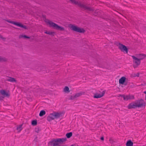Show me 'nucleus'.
<instances>
[{
  "label": "nucleus",
  "mask_w": 146,
  "mask_h": 146,
  "mask_svg": "<svg viewBox=\"0 0 146 146\" xmlns=\"http://www.w3.org/2000/svg\"><path fill=\"white\" fill-rule=\"evenodd\" d=\"M126 146H132L133 143L131 140L128 141L126 143Z\"/></svg>",
  "instance_id": "17"
},
{
  "label": "nucleus",
  "mask_w": 146,
  "mask_h": 146,
  "mask_svg": "<svg viewBox=\"0 0 146 146\" xmlns=\"http://www.w3.org/2000/svg\"><path fill=\"white\" fill-rule=\"evenodd\" d=\"M145 99L146 100V97H145Z\"/></svg>",
  "instance_id": "33"
},
{
  "label": "nucleus",
  "mask_w": 146,
  "mask_h": 146,
  "mask_svg": "<svg viewBox=\"0 0 146 146\" xmlns=\"http://www.w3.org/2000/svg\"><path fill=\"white\" fill-rule=\"evenodd\" d=\"M23 37L24 38H29V37L28 36H26L25 35L23 36Z\"/></svg>",
  "instance_id": "27"
},
{
  "label": "nucleus",
  "mask_w": 146,
  "mask_h": 146,
  "mask_svg": "<svg viewBox=\"0 0 146 146\" xmlns=\"http://www.w3.org/2000/svg\"><path fill=\"white\" fill-rule=\"evenodd\" d=\"M57 140V139L53 140L51 142V146H58L59 143Z\"/></svg>",
  "instance_id": "12"
},
{
  "label": "nucleus",
  "mask_w": 146,
  "mask_h": 146,
  "mask_svg": "<svg viewBox=\"0 0 146 146\" xmlns=\"http://www.w3.org/2000/svg\"><path fill=\"white\" fill-rule=\"evenodd\" d=\"M44 21L50 27H52L54 29L60 31L64 30V28L63 27L58 25L48 19H45Z\"/></svg>",
  "instance_id": "1"
},
{
  "label": "nucleus",
  "mask_w": 146,
  "mask_h": 146,
  "mask_svg": "<svg viewBox=\"0 0 146 146\" xmlns=\"http://www.w3.org/2000/svg\"><path fill=\"white\" fill-rule=\"evenodd\" d=\"M45 33L50 35H53L54 34V33L51 31H46L45 32Z\"/></svg>",
  "instance_id": "25"
},
{
  "label": "nucleus",
  "mask_w": 146,
  "mask_h": 146,
  "mask_svg": "<svg viewBox=\"0 0 146 146\" xmlns=\"http://www.w3.org/2000/svg\"><path fill=\"white\" fill-rule=\"evenodd\" d=\"M0 38H2V36L1 35H0Z\"/></svg>",
  "instance_id": "30"
},
{
  "label": "nucleus",
  "mask_w": 146,
  "mask_h": 146,
  "mask_svg": "<svg viewBox=\"0 0 146 146\" xmlns=\"http://www.w3.org/2000/svg\"><path fill=\"white\" fill-rule=\"evenodd\" d=\"M69 27L71 30L77 32L83 33L84 32V30L83 29L80 28L74 25H70Z\"/></svg>",
  "instance_id": "3"
},
{
  "label": "nucleus",
  "mask_w": 146,
  "mask_h": 146,
  "mask_svg": "<svg viewBox=\"0 0 146 146\" xmlns=\"http://www.w3.org/2000/svg\"><path fill=\"white\" fill-rule=\"evenodd\" d=\"M119 48L121 51L125 52L126 53L128 52V50L126 46L121 44H119L118 45Z\"/></svg>",
  "instance_id": "7"
},
{
  "label": "nucleus",
  "mask_w": 146,
  "mask_h": 146,
  "mask_svg": "<svg viewBox=\"0 0 146 146\" xmlns=\"http://www.w3.org/2000/svg\"><path fill=\"white\" fill-rule=\"evenodd\" d=\"M64 92H70L69 89L68 88V87L67 86H66L64 88Z\"/></svg>",
  "instance_id": "23"
},
{
  "label": "nucleus",
  "mask_w": 146,
  "mask_h": 146,
  "mask_svg": "<svg viewBox=\"0 0 146 146\" xmlns=\"http://www.w3.org/2000/svg\"><path fill=\"white\" fill-rule=\"evenodd\" d=\"M132 57L133 59V63L135 64L134 65V67L136 68L140 64L141 59L137 58L133 56H132Z\"/></svg>",
  "instance_id": "5"
},
{
  "label": "nucleus",
  "mask_w": 146,
  "mask_h": 146,
  "mask_svg": "<svg viewBox=\"0 0 146 146\" xmlns=\"http://www.w3.org/2000/svg\"><path fill=\"white\" fill-rule=\"evenodd\" d=\"M66 140V138H63L57 139V141L59 142V143H61L65 141Z\"/></svg>",
  "instance_id": "14"
},
{
  "label": "nucleus",
  "mask_w": 146,
  "mask_h": 146,
  "mask_svg": "<svg viewBox=\"0 0 146 146\" xmlns=\"http://www.w3.org/2000/svg\"><path fill=\"white\" fill-rule=\"evenodd\" d=\"M144 93H145V94H146V91H145L144 92Z\"/></svg>",
  "instance_id": "31"
},
{
  "label": "nucleus",
  "mask_w": 146,
  "mask_h": 146,
  "mask_svg": "<svg viewBox=\"0 0 146 146\" xmlns=\"http://www.w3.org/2000/svg\"><path fill=\"white\" fill-rule=\"evenodd\" d=\"M83 92H80L78 93H77L75 94L74 96L72 97V99H73L74 98H76L80 96H81L82 94H84Z\"/></svg>",
  "instance_id": "13"
},
{
  "label": "nucleus",
  "mask_w": 146,
  "mask_h": 146,
  "mask_svg": "<svg viewBox=\"0 0 146 146\" xmlns=\"http://www.w3.org/2000/svg\"><path fill=\"white\" fill-rule=\"evenodd\" d=\"M137 108H145V103L144 100L142 99L138 100L136 102Z\"/></svg>",
  "instance_id": "4"
},
{
  "label": "nucleus",
  "mask_w": 146,
  "mask_h": 146,
  "mask_svg": "<svg viewBox=\"0 0 146 146\" xmlns=\"http://www.w3.org/2000/svg\"><path fill=\"white\" fill-rule=\"evenodd\" d=\"M119 96H121L123 97V100L125 101H127L129 100L134 99V97L133 95H119Z\"/></svg>",
  "instance_id": "6"
},
{
  "label": "nucleus",
  "mask_w": 146,
  "mask_h": 146,
  "mask_svg": "<svg viewBox=\"0 0 146 146\" xmlns=\"http://www.w3.org/2000/svg\"><path fill=\"white\" fill-rule=\"evenodd\" d=\"M7 81L13 82H15L16 81L15 79L14 78L11 77H9L7 79Z\"/></svg>",
  "instance_id": "16"
},
{
  "label": "nucleus",
  "mask_w": 146,
  "mask_h": 146,
  "mask_svg": "<svg viewBox=\"0 0 146 146\" xmlns=\"http://www.w3.org/2000/svg\"><path fill=\"white\" fill-rule=\"evenodd\" d=\"M125 81V78L124 77H121L119 80L120 84H123Z\"/></svg>",
  "instance_id": "15"
},
{
  "label": "nucleus",
  "mask_w": 146,
  "mask_h": 146,
  "mask_svg": "<svg viewBox=\"0 0 146 146\" xmlns=\"http://www.w3.org/2000/svg\"><path fill=\"white\" fill-rule=\"evenodd\" d=\"M45 113V111L44 110H42L40 111L39 115L40 117L42 116L43 115H44Z\"/></svg>",
  "instance_id": "19"
},
{
  "label": "nucleus",
  "mask_w": 146,
  "mask_h": 146,
  "mask_svg": "<svg viewBox=\"0 0 146 146\" xmlns=\"http://www.w3.org/2000/svg\"><path fill=\"white\" fill-rule=\"evenodd\" d=\"M7 60L5 57H0V62L6 61Z\"/></svg>",
  "instance_id": "22"
},
{
  "label": "nucleus",
  "mask_w": 146,
  "mask_h": 146,
  "mask_svg": "<svg viewBox=\"0 0 146 146\" xmlns=\"http://www.w3.org/2000/svg\"><path fill=\"white\" fill-rule=\"evenodd\" d=\"M70 0V1L73 4H74L76 5H80V3L79 2H78L76 1L75 0Z\"/></svg>",
  "instance_id": "18"
},
{
  "label": "nucleus",
  "mask_w": 146,
  "mask_h": 146,
  "mask_svg": "<svg viewBox=\"0 0 146 146\" xmlns=\"http://www.w3.org/2000/svg\"><path fill=\"white\" fill-rule=\"evenodd\" d=\"M0 94L3 98L9 97L10 96V94L9 91H6L3 90H0Z\"/></svg>",
  "instance_id": "9"
},
{
  "label": "nucleus",
  "mask_w": 146,
  "mask_h": 146,
  "mask_svg": "<svg viewBox=\"0 0 146 146\" xmlns=\"http://www.w3.org/2000/svg\"><path fill=\"white\" fill-rule=\"evenodd\" d=\"M101 139L102 140H104V138L103 137H102L101 138Z\"/></svg>",
  "instance_id": "29"
},
{
  "label": "nucleus",
  "mask_w": 146,
  "mask_h": 146,
  "mask_svg": "<svg viewBox=\"0 0 146 146\" xmlns=\"http://www.w3.org/2000/svg\"><path fill=\"white\" fill-rule=\"evenodd\" d=\"M105 91H103L100 94H95L94 96V98H100L102 97L105 94Z\"/></svg>",
  "instance_id": "10"
},
{
  "label": "nucleus",
  "mask_w": 146,
  "mask_h": 146,
  "mask_svg": "<svg viewBox=\"0 0 146 146\" xmlns=\"http://www.w3.org/2000/svg\"><path fill=\"white\" fill-rule=\"evenodd\" d=\"M60 116L59 113H54L49 115L47 117V120L48 121H51L55 119H57Z\"/></svg>",
  "instance_id": "2"
},
{
  "label": "nucleus",
  "mask_w": 146,
  "mask_h": 146,
  "mask_svg": "<svg viewBox=\"0 0 146 146\" xmlns=\"http://www.w3.org/2000/svg\"><path fill=\"white\" fill-rule=\"evenodd\" d=\"M7 21L9 23H12L15 25L21 27V28H23L25 29H27V27L23 25H22V24L21 23L17 22H15L12 21H10L8 20H7Z\"/></svg>",
  "instance_id": "8"
},
{
  "label": "nucleus",
  "mask_w": 146,
  "mask_h": 146,
  "mask_svg": "<svg viewBox=\"0 0 146 146\" xmlns=\"http://www.w3.org/2000/svg\"><path fill=\"white\" fill-rule=\"evenodd\" d=\"M72 132L68 133L66 134V136L67 138H70L72 135Z\"/></svg>",
  "instance_id": "21"
},
{
  "label": "nucleus",
  "mask_w": 146,
  "mask_h": 146,
  "mask_svg": "<svg viewBox=\"0 0 146 146\" xmlns=\"http://www.w3.org/2000/svg\"><path fill=\"white\" fill-rule=\"evenodd\" d=\"M37 124L36 120H33L32 122V125H35Z\"/></svg>",
  "instance_id": "26"
},
{
  "label": "nucleus",
  "mask_w": 146,
  "mask_h": 146,
  "mask_svg": "<svg viewBox=\"0 0 146 146\" xmlns=\"http://www.w3.org/2000/svg\"><path fill=\"white\" fill-rule=\"evenodd\" d=\"M82 7L83 6V8H84L85 9H87L88 10H89V11H92V9L90 8L87 7L84 5H82Z\"/></svg>",
  "instance_id": "24"
},
{
  "label": "nucleus",
  "mask_w": 146,
  "mask_h": 146,
  "mask_svg": "<svg viewBox=\"0 0 146 146\" xmlns=\"http://www.w3.org/2000/svg\"><path fill=\"white\" fill-rule=\"evenodd\" d=\"M22 125H19L17 127V130L19 132H20L22 129Z\"/></svg>",
  "instance_id": "20"
},
{
  "label": "nucleus",
  "mask_w": 146,
  "mask_h": 146,
  "mask_svg": "<svg viewBox=\"0 0 146 146\" xmlns=\"http://www.w3.org/2000/svg\"><path fill=\"white\" fill-rule=\"evenodd\" d=\"M137 108V106L136 102L131 103L129 104L128 106L129 109L135 108Z\"/></svg>",
  "instance_id": "11"
},
{
  "label": "nucleus",
  "mask_w": 146,
  "mask_h": 146,
  "mask_svg": "<svg viewBox=\"0 0 146 146\" xmlns=\"http://www.w3.org/2000/svg\"><path fill=\"white\" fill-rule=\"evenodd\" d=\"M80 5V6H81V5H80H80Z\"/></svg>",
  "instance_id": "32"
},
{
  "label": "nucleus",
  "mask_w": 146,
  "mask_h": 146,
  "mask_svg": "<svg viewBox=\"0 0 146 146\" xmlns=\"http://www.w3.org/2000/svg\"><path fill=\"white\" fill-rule=\"evenodd\" d=\"M139 74L138 73H137V74H135L134 76H139Z\"/></svg>",
  "instance_id": "28"
}]
</instances>
